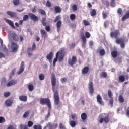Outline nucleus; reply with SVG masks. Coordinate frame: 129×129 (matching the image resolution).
Listing matches in <instances>:
<instances>
[{
    "instance_id": "obj_1",
    "label": "nucleus",
    "mask_w": 129,
    "mask_h": 129,
    "mask_svg": "<svg viewBox=\"0 0 129 129\" xmlns=\"http://www.w3.org/2000/svg\"><path fill=\"white\" fill-rule=\"evenodd\" d=\"M52 90L53 92L54 101L55 105H59L60 104V97L58 92V85H56V77L53 75L51 78Z\"/></svg>"
},
{
    "instance_id": "obj_2",
    "label": "nucleus",
    "mask_w": 129,
    "mask_h": 129,
    "mask_svg": "<svg viewBox=\"0 0 129 129\" xmlns=\"http://www.w3.org/2000/svg\"><path fill=\"white\" fill-rule=\"evenodd\" d=\"M119 30H115L110 33V36L111 38H114L116 39L115 43L117 45H120L121 49L125 48V42L121 38H118V35H119Z\"/></svg>"
},
{
    "instance_id": "obj_3",
    "label": "nucleus",
    "mask_w": 129,
    "mask_h": 129,
    "mask_svg": "<svg viewBox=\"0 0 129 129\" xmlns=\"http://www.w3.org/2000/svg\"><path fill=\"white\" fill-rule=\"evenodd\" d=\"M64 57H65V49L62 48L60 51H58L56 53V57L53 60L54 63H56L57 61H58V59L59 62H62L64 59Z\"/></svg>"
},
{
    "instance_id": "obj_4",
    "label": "nucleus",
    "mask_w": 129,
    "mask_h": 129,
    "mask_svg": "<svg viewBox=\"0 0 129 129\" xmlns=\"http://www.w3.org/2000/svg\"><path fill=\"white\" fill-rule=\"evenodd\" d=\"M39 103L40 104H41V105H47L49 109H51V108H52L51 100H50V99H49V98H41Z\"/></svg>"
},
{
    "instance_id": "obj_5",
    "label": "nucleus",
    "mask_w": 129,
    "mask_h": 129,
    "mask_svg": "<svg viewBox=\"0 0 129 129\" xmlns=\"http://www.w3.org/2000/svg\"><path fill=\"white\" fill-rule=\"evenodd\" d=\"M34 124V123L32 121H29L27 122V125L26 124L23 125L20 124L19 126L20 129H29L28 127H32Z\"/></svg>"
},
{
    "instance_id": "obj_6",
    "label": "nucleus",
    "mask_w": 129,
    "mask_h": 129,
    "mask_svg": "<svg viewBox=\"0 0 129 129\" xmlns=\"http://www.w3.org/2000/svg\"><path fill=\"white\" fill-rule=\"evenodd\" d=\"M76 62H77V58L76 56H73L72 58H69L68 60V64L70 65V66H73L75 64H76Z\"/></svg>"
},
{
    "instance_id": "obj_7",
    "label": "nucleus",
    "mask_w": 129,
    "mask_h": 129,
    "mask_svg": "<svg viewBox=\"0 0 129 129\" xmlns=\"http://www.w3.org/2000/svg\"><path fill=\"white\" fill-rule=\"evenodd\" d=\"M89 92L91 95H93L94 93V88L93 87V82L90 81L88 84Z\"/></svg>"
},
{
    "instance_id": "obj_8",
    "label": "nucleus",
    "mask_w": 129,
    "mask_h": 129,
    "mask_svg": "<svg viewBox=\"0 0 129 129\" xmlns=\"http://www.w3.org/2000/svg\"><path fill=\"white\" fill-rule=\"evenodd\" d=\"M110 119L109 115H107L105 116V118H101L99 120V122L100 123H102L104 121L105 123H108Z\"/></svg>"
},
{
    "instance_id": "obj_9",
    "label": "nucleus",
    "mask_w": 129,
    "mask_h": 129,
    "mask_svg": "<svg viewBox=\"0 0 129 129\" xmlns=\"http://www.w3.org/2000/svg\"><path fill=\"white\" fill-rule=\"evenodd\" d=\"M97 101L99 103V104H100V105H104V102L102 100V98L101 97V96H100V95L99 94L97 95Z\"/></svg>"
},
{
    "instance_id": "obj_10",
    "label": "nucleus",
    "mask_w": 129,
    "mask_h": 129,
    "mask_svg": "<svg viewBox=\"0 0 129 129\" xmlns=\"http://www.w3.org/2000/svg\"><path fill=\"white\" fill-rule=\"evenodd\" d=\"M6 14L10 16L11 18H17L18 15H17V13H16L14 12L13 11H7Z\"/></svg>"
},
{
    "instance_id": "obj_11",
    "label": "nucleus",
    "mask_w": 129,
    "mask_h": 129,
    "mask_svg": "<svg viewBox=\"0 0 129 129\" xmlns=\"http://www.w3.org/2000/svg\"><path fill=\"white\" fill-rule=\"evenodd\" d=\"M11 48L12 52L14 53V52H17V51H18L19 47L18 46V45L17 44L13 42L11 44Z\"/></svg>"
},
{
    "instance_id": "obj_12",
    "label": "nucleus",
    "mask_w": 129,
    "mask_h": 129,
    "mask_svg": "<svg viewBox=\"0 0 129 129\" xmlns=\"http://www.w3.org/2000/svg\"><path fill=\"white\" fill-rule=\"evenodd\" d=\"M61 26H62V21L61 20L58 21L56 24L57 31L58 32V33H60L61 31Z\"/></svg>"
},
{
    "instance_id": "obj_13",
    "label": "nucleus",
    "mask_w": 129,
    "mask_h": 129,
    "mask_svg": "<svg viewBox=\"0 0 129 129\" xmlns=\"http://www.w3.org/2000/svg\"><path fill=\"white\" fill-rule=\"evenodd\" d=\"M4 21H5V22H6V23L8 24L9 26L12 27L13 29H16V27H15V25H14V22H13V21L10 20L9 19H7V18H4Z\"/></svg>"
},
{
    "instance_id": "obj_14",
    "label": "nucleus",
    "mask_w": 129,
    "mask_h": 129,
    "mask_svg": "<svg viewBox=\"0 0 129 129\" xmlns=\"http://www.w3.org/2000/svg\"><path fill=\"white\" fill-rule=\"evenodd\" d=\"M29 16L30 17V19L32 20V21H36L39 20V18H38V17L35 15V14H34L30 13L29 14Z\"/></svg>"
},
{
    "instance_id": "obj_15",
    "label": "nucleus",
    "mask_w": 129,
    "mask_h": 129,
    "mask_svg": "<svg viewBox=\"0 0 129 129\" xmlns=\"http://www.w3.org/2000/svg\"><path fill=\"white\" fill-rule=\"evenodd\" d=\"M15 84H17V80H12L9 81L7 84V87H10V86H13V85H15Z\"/></svg>"
},
{
    "instance_id": "obj_16",
    "label": "nucleus",
    "mask_w": 129,
    "mask_h": 129,
    "mask_svg": "<svg viewBox=\"0 0 129 129\" xmlns=\"http://www.w3.org/2000/svg\"><path fill=\"white\" fill-rule=\"evenodd\" d=\"M10 36L12 37L14 41H15L16 42H18V41H19V37L16 33H12L10 34Z\"/></svg>"
},
{
    "instance_id": "obj_17",
    "label": "nucleus",
    "mask_w": 129,
    "mask_h": 129,
    "mask_svg": "<svg viewBox=\"0 0 129 129\" xmlns=\"http://www.w3.org/2000/svg\"><path fill=\"white\" fill-rule=\"evenodd\" d=\"M89 72V67L86 66L83 68L82 70V73L83 74H87Z\"/></svg>"
},
{
    "instance_id": "obj_18",
    "label": "nucleus",
    "mask_w": 129,
    "mask_h": 129,
    "mask_svg": "<svg viewBox=\"0 0 129 129\" xmlns=\"http://www.w3.org/2000/svg\"><path fill=\"white\" fill-rule=\"evenodd\" d=\"M81 117L82 118L83 122H85L86 119H87V115L85 113H83L81 115Z\"/></svg>"
},
{
    "instance_id": "obj_19",
    "label": "nucleus",
    "mask_w": 129,
    "mask_h": 129,
    "mask_svg": "<svg viewBox=\"0 0 129 129\" xmlns=\"http://www.w3.org/2000/svg\"><path fill=\"white\" fill-rule=\"evenodd\" d=\"M111 55L113 58H116L118 56V52L116 50H113L111 52Z\"/></svg>"
},
{
    "instance_id": "obj_20",
    "label": "nucleus",
    "mask_w": 129,
    "mask_h": 129,
    "mask_svg": "<svg viewBox=\"0 0 129 129\" xmlns=\"http://www.w3.org/2000/svg\"><path fill=\"white\" fill-rule=\"evenodd\" d=\"M5 104L8 107L12 106V105L13 104V102L10 99H8L5 101Z\"/></svg>"
},
{
    "instance_id": "obj_21",
    "label": "nucleus",
    "mask_w": 129,
    "mask_h": 129,
    "mask_svg": "<svg viewBox=\"0 0 129 129\" xmlns=\"http://www.w3.org/2000/svg\"><path fill=\"white\" fill-rule=\"evenodd\" d=\"M19 98L21 101H23V102H25V101H27V96L23 95L20 96Z\"/></svg>"
},
{
    "instance_id": "obj_22",
    "label": "nucleus",
    "mask_w": 129,
    "mask_h": 129,
    "mask_svg": "<svg viewBox=\"0 0 129 129\" xmlns=\"http://www.w3.org/2000/svg\"><path fill=\"white\" fill-rule=\"evenodd\" d=\"M90 14L91 17H94V16H96V10L95 9H91L90 11Z\"/></svg>"
},
{
    "instance_id": "obj_23",
    "label": "nucleus",
    "mask_w": 129,
    "mask_h": 129,
    "mask_svg": "<svg viewBox=\"0 0 129 129\" xmlns=\"http://www.w3.org/2000/svg\"><path fill=\"white\" fill-rule=\"evenodd\" d=\"M128 18H129V12L126 13L125 15L122 17V22H124V21L128 19Z\"/></svg>"
},
{
    "instance_id": "obj_24",
    "label": "nucleus",
    "mask_w": 129,
    "mask_h": 129,
    "mask_svg": "<svg viewBox=\"0 0 129 129\" xmlns=\"http://www.w3.org/2000/svg\"><path fill=\"white\" fill-rule=\"evenodd\" d=\"M53 52H50L49 54L47 55L46 59H47V60H49L51 62V60H52V59H53Z\"/></svg>"
},
{
    "instance_id": "obj_25",
    "label": "nucleus",
    "mask_w": 129,
    "mask_h": 129,
    "mask_svg": "<svg viewBox=\"0 0 129 129\" xmlns=\"http://www.w3.org/2000/svg\"><path fill=\"white\" fill-rule=\"evenodd\" d=\"M40 33L43 38H47V32H46V31L43 29H41Z\"/></svg>"
},
{
    "instance_id": "obj_26",
    "label": "nucleus",
    "mask_w": 129,
    "mask_h": 129,
    "mask_svg": "<svg viewBox=\"0 0 129 129\" xmlns=\"http://www.w3.org/2000/svg\"><path fill=\"white\" fill-rule=\"evenodd\" d=\"M30 114V111L28 110L25 112V113L23 115V117L24 118H27L28 116H29V115Z\"/></svg>"
},
{
    "instance_id": "obj_27",
    "label": "nucleus",
    "mask_w": 129,
    "mask_h": 129,
    "mask_svg": "<svg viewBox=\"0 0 129 129\" xmlns=\"http://www.w3.org/2000/svg\"><path fill=\"white\" fill-rule=\"evenodd\" d=\"M118 101H119V102H120V103H123V102H124V99L121 95H120L119 96Z\"/></svg>"
},
{
    "instance_id": "obj_28",
    "label": "nucleus",
    "mask_w": 129,
    "mask_h": 129,
    "mask_svg": "<svg viewBox=\"0 0 129 129\" xmlns=\"http://www.w3.org/2000/svg\"><path fill=\"white\" fill-rule=\"evenodd\" d=\"M54 10H55V13L61 12V7H60L59 6H55L54 7Z\"/></svg>"
},
{
    "instance_id": "obj_29",
    "label": "nucleus",
    "mask_w": 129,
    "mask_h": 129,
    "mask_svg": "<svg viewBox=\"0 0 129 129\" xmlns=\"http://www.w3.org/2000/svg\"><path fill=\"white\" fill-rule=\"evenodd\" d=\"M12 3L14 6H19L20 5V0H13Z\"/></svg>"
},
{
    "instance_id": "obj_30",
    "label": "nucleus",
    "mask_w": 129,
    "mask_h": 129,
    "mask_svg": "<svg viewBox=\"0 0 129 129\" xmlns=\"http://www.w3.org/2000/svg\"><path fill=\"white\" fill-rule=\"evenodd\" d=\"M101 77H103V78H106L107 77V73L105 72H103L100 74Z\"/></svg>"
},
{
    "instance_id": "obj_31",
    "label": "nucleus",
    "mask_w": 129,
    "mask_h": 129,
    "mask_svg": "<svg viewBox=\"0 0 129 129\" xmlns=\"http://www.w3.org/2000/svg\"><path fill=\"white\" fill-rule=\"evenodd\" d=\"M27 54L29 56H32V55H33V50L31 49V48H28Z\"/></svg>"
},
{
    "instance_id": "obj_32",
    "label": "nucleus",
    "mask_w": 129,
    "mask_h": 129,
    "mask_svg": "<svg viewBox=\"0 0 129 129\" xmlns=\"http://www.w3.org/2000/svg\"><path fill=\"white\" fill-rule=\"evenodd\" d=\"M114 62H115L116 63H121V62H122L121 57H117V58L115 59Z\"/></svg>"
},
{
    "instance_id": "obj_33",
    "label": "nucleus",
    "mask_w": 129,
    "mask_h": 129,
    "mask_svg": "<svg viewBox=\"0 0 129 129\" xmlns=\"http://www.w3.org/2000/svg\"><path fill=\"white\" fill-rule=\"evenodd\" d=\"M108 96L109 97V98H113V94H112V92H111V90H109L108 91Z\"/></svg>"
},
{
    "instance_id": "obj_34",
    "label": "nucleus",
    "mask_w": 129,
    "mask_h": 129,
    "mask_svg": "<svg viewBox=\"0 0 129 129\" xmlns=\"http://www.w3.org/2000/svg\"><path fill=\"white\" fill-rule=\"evenodd\" d=\"M38 12L39 13H40L41 15H42L43 16H46V12L45 10L43 9H39Z\"/></svg>"
},
{
    "instance_id": "obj_35",
    "label": "nucleus",
    "mask_w": 129,
    "mask_h": 129,
    "mask_svg": "<svg viewBox=\"0 0 129 129\" xmlns=\"http://www.w3.org/2000/svg\"><path fill=\"white\" fill-rule=\"evenodd\" d=\"M113 98H110V99L109 100V103L110 105L112 107L113 106V102H114Z\"/></svg>"
},
{
    "instance_id": "obj_36",
    "label": "nucleus",
    "mask_w": 129,
    "mask_h": 129,
    "mask_svg": "<svg viewBox=\"0 0 129 129\" xmlns=\"http://www.w3.org/2000/svg\"><path fill=\"white\" fill-rule=\"evenodd\" d=\"M58 124H51L49 126V129H55L57 128Z\"/></svg>"
},
{
    "instance_id": "obj_37",
    "label": "nucleus",
    "mask_w": 129,
    "mask_h": 129,
    "mask_svg": "<svg viewBox=\"0 0 129 129\" xmlns=\"http://www.w3.org/2000/svg\"><path fill=\"white\" fill-rule=\"evenodd\" d=\"M99 54L101 56H104L105 55V50L103 49L100 50Z\"/></svg>"
},
{
    "instance_id": "obj_38",
    "label": "nucleus",
    "mask_w": 129,
    "mask_h": 129,
    "mask_svg": "<svg viewBox=\"0 0 129 129\" xmlns=\"http://www.w3.org/2000/svg\"><path fill=\"white\" fill-rule=\"evenodd\" d=\"M46 21H47V18L43 17L41 20V23L42 24L43 26H46Z\"/></svg>"
},
{
    "instance_id": "obj_39",
    "label": "nucleus",
    "mask_w": 129,
    "mask_h": 129,
    "mask_svg": "<svg viewBox=\"0 0 129 129\" xmlns=\"http://www.w3.org/2000/svg\"><path fill=\"white\" fill-rule=\"evenodd\" d=\"M119 80H120V81H121V82H124V81L125 80V78L123 76L121 75L119 77Z\"/></svg>"
},
{
    "instance_id": "obj_40",
    "label": "nucleus",
    "mask_w": 129,
    "mask_h": 129,
    "mask_svg": "<svg viewBox=\"0 0 129 129\" xmlns=\"http://www.w3.org/2000/svg\"><path fill=\"white\" fill-rule=\"evenodd\" d=\"M23 20L24 22H27V21H29V16L28 15H25L23 16Z\"/></svg>"
},
{
    "instance_id": "obj_41",
    "label": "nucleus",
    "mask_w": 129,
    "mask_h": 129,
    "mask_svg": "<svg viewBox=\"0 0 129 129\" xmlns=\"http://www.w3.org/2000/svg\"><path fill=\"white\" fill-rule=\"evenodd\" d=\"M28 89H29V91H33L34 90V86L32 84H30L28 86Z\"/></svg>"
},
{
    "instance_id": "obj_42",
    "label": "nucleus",
    "mask_w": 129,
    "mask_h": 129,
    "mask_svg": "<svg viewBox=\"0 0 129 129\" xmlns=\"http://www.w3.org/2000/svg\"><path fill=\"white\" fill-rule=\"evenodd\" d=\"M40 80H44L45 79V75L44 74H40L39 75Z\"/></svg>"
},
{
    "instance_id": "obj_43",
    "label": "nucleus",
    "mask_w": 129,
    "mask_h": 129,
    "mask_svg": "<svg viewBox=\"0 0 129 129\" xmlns=\"http://www.w3.org/2000/svg\"><path fill=\"white\" fill-rule=\"evenodd\" d=\"M70 124L72 127H74L76 125V122L75 121L72 120L70 121Z\"/></svg>"
},
{
    "instance_id": "obj_44",
    "label": "nucleus",
    "mask_w": 129,
    "mask_h": 129,
    "mask_svg": "<svg viewBox=\"0 0 129 129\" xmlns=\"http://www.w3.org/2000/svg\"><path fill=\"white\" fill-rule=\"evenodd\" d=\"M34 129H42V126L40 124L34 125L33 126Z\"/></svg>"
},
{
    "instance_id": "obj_45",
    "label": "nucleus",
    "mask_w": 129,
    "mask_h": 129,
    "mask_svg": "<svg viewBox=\"0 0 129 129\" xmlns=\"http://www.w3.org/2000/svg\"><path fill=\"white\" fill-rule=\"evenodd\" d=\"M70 18L72 21H74V20H75V18H76V16H75V14H71Z\"/></svg>"
},
{
    "instance_id": "obj_46",
    "label": "nucleus",
    "mask_w": 129,
    "mask_h": 129,
    "mask_svg": "<svg viewBox=\"0 0 129 129\" xmlns=\"http://www.w3.org/2000/svg\"><path fill=\"white\" fill-rule=\"evenodd\" d=\"M110 6H111V7H112V8H114V7H115V6H116V4H115V1L111 0Z\"/></svg>"
},
{
    "instance_id": "obj_47",
    "label": "nucleus",
    "mask_w": 129,
    "mask_h": 129,
    "mask_svg": "<svg viewBox=\"0 0 129 129\" xmlns=\"http://www.w3.org/2000/svg\"><path fill=\"white\" fill-rule=\"evenodd\" d=\"M24 67H20V70L17 72V74L19 75L21 74V73H22V72H23L24 69Z\"/></svg>"
},
{
    "instance_id": "obj_48",
    "label": "nucleus",
    "mask_w": 129,
    "mask_h": 129,
    "mask_svg": "<svg viewBox=\"0 0 129 129\" xmlns=\"http://www.w3.org/2000/svg\"><path fill=\"white\" fill-rule=\"evenodd\" d=\"M102 15L103 16V19H106L107 18V13L106 12L103 11Z\"/></svg>"
},
{
    "instance_id": "obj_49",
    "label": "nucleus",
    "mask_w": 129,
    "mask_h": 129,
    "mask_svg": "<svg viewBox=\"0 0 129 129\" xmlns=\"http://www.w3.org/2000/svg\"><path fill=\"white\" fill-rule=\"evenodd\" d=\"M36 44L35 43H33L31 48V50L35 51L36 50Z\"/></svg>"
},
{
    "instance_id": "obj_50",
    "label": "nucleus",
    "mask_w": 129,
    "mask_h": 129,
    "mask_svg": "<svg viewBox=\"0 0 129 129\" xmlns=\"http://www.w3.org/2000/svg\"><path fill=\"white\" fill-rule=\"evenodd\" d=\"M10 95L11 93L9 92H5L4 93L5 97H9V96H10Z\"/></svg>"
},
{
    "instance_id": "obj_51",
    "label": "nucleus",
    "mask_w": 129,
    "mask_h": 129,
    "mask_svg": "<svg viewBox=\"0 0 129 129\" xmlns=\"http://www.w3.org/2000/svg\"><path fill=\"white\" fill-rule=\"evenodd\" d=\"M6 119L4 117L0 116V123H4L5 122Z\"/></svg>"
},
{
    "instance_id": "obj_52",
    "label": "nucleus",
    "mask_w": 129,
    "mask_h": 129,
    "mask_svg": "<svg viewBox=\"0 0 129 129\" xmlns=\"http://www.w3.org/2000/svg\"><path fill=\"white\" fill-rule=\"evenodd\" d=\"M83 23L85 26H89L90 25L89 22L86 20H84Z\"/></svg>"
},
{
    "instance_id": "obj_53",
    "label": "nucleus",
    "mask_w": 129,
    "mask_h": 129,
    "mask_svg": "<svg viewBox=\"0 0 129 129\" xmlns=\"http://www.w3.org/2000/svg\"><path fill=\"white\" fill-rule=\"evenodd\" d=\"M59 129H66V127L62 123H59Z\"/></svg>"
},
{
    "instance_id": "obj_54",
    "label": "nucleus",
    "mask_w": 129,
    "mask_h": 129,
    "mask_svg": "<svg viewBox=\"0 0 129 129\" xmlns=\"http://www.w3.org/2000/svg\"><path fill=\"white\" fill-rule=\"evenodd\" d=\"M85 36H86V38H87V39H89V38H90V36H91L90 33L88 32H86Z\"/></svg>"
},
{
    "instance_id": "obj_55",
    "label": "nucleus",
    "mask_w": 129,
    "mask_h": 129,
    "mask_svg": "<svg viewBox=\"0 0 129 129\" xmlns=\"http://www.w3.org/2000/svg\"><path fill=\"white\" fill-rule=\"evenodd\" d=\"M60 81L62 83H65L67 81V78L64 77L61 79Z\"/></svg>"
},
{
    "instance_id": "obj_56",
    "label": "nucleus",
    "mask_w": 129,
    "mask_h": 129,
    "mask_svg": "<svg viewBox=\"0 0 129 129\" xmlns=\"http://www.w3.org/2000/svg\"><path fill=\"white\" fill-rule=\"evenodd\" d=\"M45 30L47 32H50L51 31V27L49 25H47L45 27Z\"/></svg>"
},
{
    "instance_id": "obj_57",
    "label": "nucleus",
    "mask_w": 129,
    "mask_h": 129,
    "mask_svg": "<svg viewBox=\"0 0 129 129\" xmlns=\"http://www.w3.org/2000/svg\"><path fill=\"white\" fill-rule=\"evenodd\" d=\"M75 43H71V44L69 45V47L70 49H73V48L75 47Z\"/></svg>"
},
{
    "instance_id": "obj_58",
    "label": "nucleus",
    "mask_w": 129,
    "mask_h": 129,
    "mask_svg": "<svg viewBox=\"0 0 129 129\" xmlns=\"http://www.w3.org/2000/svg\"><path fill=\"white\" fill-rule=\"evenodd\" d=\"M72 9L73 11H77V5L74 4L72 6Z\"/></svg>"
},
{
    "instance_id": "obj_59",
    "label": "nucleus",
    "mask_w": 129,
    "mask_h": 129,
    "mask_svg": "<svg viewBox=\"0 0 129 129\" xmlns=\"http://www.w3.org/2000/svg\"><path fill=\"white\" fill-rule=\"evenodd\" d=\"M117 13L119 15H121V14H122V9L121 8H119L117 10Z\"/></svg>"
},
{
    "instance_id": "obj_60",
    "label": "nucleus",
    "mask_w": 129,
    "mask_h": 129,
    "mask_svg": "<svg viewBox=\"0 0 129 129\" xmlns=\"http://www.w3.org/2000/svg\"><path fill=\"white\" fill-rule=\"evenodd\" d=\"M60 15L57 16L55 18V19L54 20V23H56L57 21L60 19Z\"/></svg>"
},
{
    "instance_id": "obj_61",
    "label": "nucleus",
    "mask_w": 129,
    "mask_h": 129,
    "mask_svg": "<svg viewBox=\"0 0 129 129\" xmlns=\"http://www.w3.org/2000/svg\"><path fill=\"white\" fill-rule=\"evenodd\" d=\"M46 7H48V8H51V3L49 2V1H48L46 2Z\"/></svg>"
},
{
    "instance_id": "obj_62",
    "label": "nucleus",
    "mask_w": 129,
    "mask_h": 129,
    "mask_svg": "<svg viewBox=\"0 0 129 129\" xmlns=\"http://www.w3.org/2000/svg\"><path fill=\"white\" fill-rule=\"evenodd\" d=\"M105 5L107 8H108V7H109V2L106 1L105 2Z\"/></svg>"
},
{
    "instance_id": "obj_63",
    "label": "nucleus",
    "mask_w": 129,
    "mask_h": 129,
    "mask_svg": "<svg viewBox=\"0 0 129 129\" xmlns=\"http://www.w3.org/2000/svg\"><path fill=\"white\" fill-rule=\"evenodd\" d=\"M82 40L83 41V45H85V44H86V38H83L82 39Z\"/></svg>"
},
{
    "instance_id": "obj_64",
    "label": "nucleus",
    "mask_w": 129,
    "mask_h": 129,
    "mask_svg": "<svg viewBox=\"0 0 129 129\" xmlns=\"http://www.w3.org/2000/svg\"><path fill=\"white\" fill-rule=\"evenodd\" d=\"M80 36H81L82 39H83V38H86L85 36H84V33H83V32L80 33Z\"/></svg>"
}]
</instances>
